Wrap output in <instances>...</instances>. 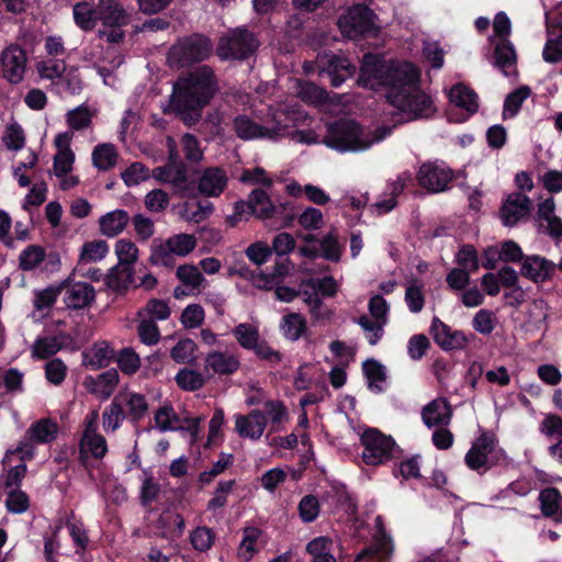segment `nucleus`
<instances>
[{
	"label": "nucleus",
	"mask_w": 562,
	"mask_h": 562,
	"mask_svg": "<svg viewBox=\"0 0 562 562\" xmlns=\"http://www.w3.org/2000/svg\"><path fill=\"white\" fill-rule=\"evenodd\" d=\"M360 442L363 447L362 461L367 465L376 467L397 458L395 440L376 428L366 429L360 436Z\"/></svg>",
	"instance_id": "6"
},
{
	"label": "nucleus",
	"mask_w": 562,
	"mask_h": 562,
	"mask_svg": "<svg viewBox=\"0 0 562 562\" xmlns=\"http://www.w3.org/2000/svg\"><path fill=\"white\" fill-rule=\"evenodd\" d=\"M456 262L460 268L476 272L480 268V260L475 247L471 244L462 245L456 255Z\"/></svg>",
	"instance_id": "52"
},
{
	"label": "nucleus",
	"mask_w": 562,
	"mask_h": 562,
	"mask_svg": "<svg viewBox=\"0 0 562 562\" xmlns=\"http://www.w3.org/2000/svg\"><path fill=\"white\" fill-rule=\"evenodd\" d=\"M71 281V277L63 280L58 284L49 285L46 289L37 292L35 294L34 305L37 310H44L52 307L58 295L65 290L66 286L69 285Z\"/></svg>",
	"instance_id": "45"
},
{
	"label": "nucleus",
	"mask_w": 562,
	"mask_h": 562,
	"mask_svg": "<svg viewBox=\"0 0 562 562\" xmlns=\"http://www.w3.org/2000/svg\"><path fill=\"white\" fill-rule=\"evenodd\" d=\"M27 53L19 44H10L0 56L3 78L10 83H20L26 70Z\"/></svg>",
	"instance_id": "13"
},
{
	"label": "nucleus",
	"mask_w": 562,
	"mask_h": 562,
	"mask_svg": "<svg viewBox=\"0 0 562 562\" xmlns=\"http://www.w3.org/2000/svg\"><path fill=\"white\" fill-rule=\"evenodd\" d=\"M557 265L553 261L540 255H528L521 263L520 274L533 283H542L551 280Z\"/></svg>",
	"instance_id": "16"
},
{
	"label": "nucleus",
	"mask_w": 562,
	"mask_h": 562,
	"mask_svg": "<svg viewBox=\"0 0 562 562\" xmlns=\"http://www.w3.org/2000/svg\"><path fill=\"white\" fill-rule=\"evenodd\" d=\"M258 47L259 41L252 32L246 27H236L220 40L217 56L222 60H245L252 56Z\"/></svg>",
	"instance_id": "8"
},
{
	"label": "nucleus",
	"mask_w": 562,
	"mask_h": 562,
	"mask_svg": "<svg viewBox=\"0 0 562 562\" xmlns=\"http://www.w3.org/2000/svg\"><path fill=\"white\" fill-rule=\"evenodd\" d=\"M288 203L274 205L266 190L254 189L248 200H238L234 203V213L226 217V223L231 227L237 226L243 220L247 221L250 216L259 220H270L273 217H282V226L291 227L295 220V214H288Z\"/></svg>",
	"instance_id": "4"
},
{
	"label": "nucleus",
	"mask_w": 562,
	"mask_h": 562,
	"mask_svg": "<svg viewBox=\"0 0 562 562\" xmlns=\"http://www.w3.org/2000/svg\"><path fill=\"white\" fill-rule=\"evenodd\" d=\"M83 363L91 370H98L108 367L114 359L115 352L108 342L101 341L92 346L91 349L83 351Z\"/></svg>",
	"instance_id": "30"
},
{
	"label": "nucleus",
	"mask_w": 562,
	"mask_h": 562,
	"mask_svg": "<svg viewBox=\"0 0 562 562\" xmlns=\"http://www.w3.org/2000/svg\"><path fill=\"white\" fill-rule=\"evenodd\" d=\"M46 257L45 249L40 245H29L19 256V268L23 271H32L37 268Z\"/></svg>",
	"instance_id": "46"
},
{
	"label": "nucleus",
	"mask_w": 562,
	"mask_h": 562,
	"mask_svg": "<svg viewBox=\"0 0 562 562\" xmlns=\"http://www.w3.org/2000/svg\"><path fill=\"white\" fill-rule=\"evenodd\" d=\"M450 100L468 111L475 112L477 110V94L463 83H457L451 88Z\"/></svg>",
	"instance_id": "43"
},
{
	"label": "nucleus",
	"mask_w": 562,
	"mask_h": 562,
	"mask_svg": "<svg viewBox=\"0 0 562 562\" xmlns=\"http://www.w3.org/2000/svg\"><path fill=\"white\" fill-rule=\"evenodd\" d=\"M405 302L412 313H419L424 308L425 297L423 294V284H420L418 280L414 279L406 288Z\"/></svg>",
	"instance_id": "56"
},
{
	"label": "nucleus",
	"mask_w": 562,
	"mask_h": 562,
	"mask_svg": "<svg viewBox=\"0 0 562 562\" xmlns=\"http://www.w3.org/2000/svg\"><path fill=\"white\" fill-rule=\"evenodd\" d=\"M157 527L162 529L165 537L179 538L183 533L186 520L179 513L165 510L157 519Z\"/></svg>",
	"instance_id": "35"
},
{
	"label": "nucleus",
	"mask_w": 562,
	"mask_h": 562,
	"mask_svg": "<svg viewBox=\"0 0 562 562\" xmlns=\"http://www.w3.org/2000/svg\"><path fill=\"white\" fill-rule=\"evenodd\" d=\"M212 52L211 41L201 34H192L179 40L168 53L169 64L177 68L192 66L205 60Z\"/></svg>",
	"instance_id": "5"
},
{
	"label": "nucleus",
	"mask_w": 562,
	"mask_h": 562,
	"mask_svg": "<svg viewBox=\"0 0 562 562\" xmlns=\"http://www.w3.org/2000/svg\"><path fill=\"white\" fill-rule=\"evenodd\" d=\"M321 256L331 262H338L341 258L342 248L339 244L338 236L334 232H329L321 241Z\"/></svg>",
	"instance_id": "54"
},
{
	"label": "nucleus",
	"mask_w": 562,
	"mask_h": 562,
	"mask_svg": "<svg viewBox=\"0 0 562 562\" xmlns=\"http://www.w3.org/2000/svg\"><path fill=\"white\" fill-rule=\"evenodd\" d=\"M233 126L238 138L249 140L266 135V127L252 121L244 114H238L233 121Z\"/></svg>",
	"instance_id": "36"
},
{
	"label": "nucleus",
	"mask_w": 562,
	"mask_h": 562,
	"mask_svg": "<svg viewBox=\"0 0 562 562\" xmlns=\"http://www.w3.org/2000/svg\"><path fill=\"white\" fill-rule=\"evenodd\" d=\"M109 252V245L105 240L95 239L87 241L81 247L80 260L83 262H95L103 259Z\"/></svg>",
	"instance_id": "50"
},
{
	"label": "nucleus",
	"mask_w": 562,
	"mask_h": 562,
	"mask_svg": "<svg viewBox=\"0 0 562 562\" xmlns=\"http://www.w3.org/2000/svg\"><path fill=\"white\" fill-rule=\"evenodd\" d=\"M139 340L147 346H153L160 340V330L154 319H142L137 326Z\"/></svg>",
	"instance_id": "58"
},
{
	"label": "nucleus",
	"mask_w": 562,
	"mask_h": 562,
	"mask_svg": "<svg viewBox=\"0 0 562 562\" xmlns=\"http://www.w3.org/2000/svg\"><path fill=\"white\" fill-rule=\"evenodd\" d=\"M119 381V372L112 368L100 373L97 378L87 376L85 385L90 393L99 396L101 400H108L113 394Z\"/></svg>",
	"instance_id": "24"
},
{
	"label": "nucleus",
	"mask_w": 562,
	"mask_h": 562,
	"mask_svg": "<svg viewBox=\"0 0 562 562\" xmlns=\"http://www.w3.org/2000/svg\"><path fill=\"white\" fill-rule=\"evenodd\" d=\"M177 385L188 392H194L203 387L205 379L199 371L183 368L175 376Z\"/></svg>",
	"instance_id": "47"
},
{
	"label": "nucleus",
	"mask_w": 562,
	"mask_h": 562,
	"mask_svg": "<svg viewBox=\"0 0 562 562\" xmlns=\"http://www.w3.org/2000/svg\"><path fill=\"white\" fill-rule=\"evenodd\" d=\"M5 507L9 513L23 514L30 507V498L22 490L14 488L8 493Z\"/></svg>",
	"instance_id": "59"
},
{
	"label": "nucleus",
	"mask_w": 562,
	"mask_h": 562,
	"mask_svg": "<svg viewBox=\"0 0 562 562\" xmlns=\"http://www.w3.org/2000/svg\"><path fill=\"white\" fill-rule=\"evenodd\" d=\"M539 431L549 439L559 438L548 448V453L562 465V417L557 414L546 415L539 425Z\"/></svg>",
	"instance_id": "22"
},
{
	"label": "nucleus",
	"mask_w": 562,
	"mask_h": 562,
	"mask_svg": "<svg viewBox=\"0 0 562 562\" xmlns=\"http://www.w3.org/2000/svg\"><path fill=\"white\" fill-rule=\"evenodd\" d=\"M496 317L493 311L482 308L480 310L472 319L473 328L482 334L490 335L495 328Z\"/></svg>",
	"instance_id": "61"
},
{
	"label": "nucleus",
	"mask_w": 562,
	"mask_h": 562,
	"mask_svg": "<svg viewBox=\"0 0 562 562\" xmlns=\"http://www.w3.org/2000/svg\"><path fill=\"white\" fill-rule=\"evenodd\" d=\"M196 344L190 339H180L170 351L171 359L177 363H190L194 361V351L196 350Z\"/></svg>",
	"instance_id": "53"
},
{
	"label": "nucleus",
	"mask_w": 562,
	"mask_h": 562,
	"mask_svg": "<svg viewBox=\"0 0 562 562\" xmlns=\"http://www.w3.org/2000/svg\"><path fill=\"white\" fill-rule=\"evenodd\" d=\"M119 402L120 397L114 396L111 404L102 413V425L106 432L117 430L126 419L125 411Z\"/></svg>",
	"instance_id": "41"
},
{
	"label": "nucleus",
	"mask_w": 562,
	"mask_h": 562,
	"mask_svg": "<svg viewBox=\"0 0 562 562\" xmlns=\"http://www.w3.org/2000/svg\"><path fill=\"white\" fill-rule=\"evenodd\" d=\"M177 278L186 285L198 289L204 281L203 274L194 265H182L176 271Z\"/></svg>",
	"instance_id": "62"
},
{
	"label": "nucleus",
	"mask_w": 562,
	"mask_h": 562,
	"mask_svg": "<svg viewBox=\"0 0 562 562\" xmlns=\"http://www.w3.org/2000/svg\"><path fill=\"white\" fill-rule=\"evenodd\" d=\"M116 362L120 370L127 375L135 374L140 367V358L132 348H123Z\"/></svg>",
	"instance_id": "57"
},
{
	"label": "nucleus",
	"mask_w": 562,
	"mask_h": 562,
	"mask_svg": "<svg viewBox=\"0 0 562 562\" xmlns=\"http://www.w3.org/2000/svg\"><path fill=\"white\" fill-rule=\"evenodd\" d=\"M228 177L221 167L205 168L199 178L200 193L205 196H218L227 187Z\"/></svg>",
	"instance_id": "21"
},
{
	"label": "nucleus",
	"mask_w": 562,
	"mask_h": 562,
	"mask_svg": "<svg viewBox=\"0 0 562 562\" xmlns=\"http://www.w3.org/2000/svg\"><path fill=\"white\" fill-rule=\"evenodd\" d=\"M374 12L366 4H355L338 19V27L345 37L356 40L374 30Z\"/></svg>",
	"instance_id": "10"
},
{
	"label": "nucleus",
	"mask_w": 562,
	"mask_h": 562,
	"mask_svg": "<svg viewBox=\"0 0 562 562\" xmlns=\"http://www.w3.org/2000/svg\"><path fill=\"white\" fill-rule=\"evenodd\" d=\"M108 452V445L105 438L100 434L88 435L86 434L80 442L79 461L87 468L89 453L94 459H102Z\"/></svg>",
	"instance_id": "28"
},
{
	"label": "nucleus",
	"mask_w": 562,
	"mask_h": 562,
	"mask_svg": "<svg viewBox=\"0 0 562 562\" xmlns=\"http://www.w3.org/2000/svg\"><path fill=\"white\" fill-rule=\"evenodd\" d=\"M93 113L86 104H80L66 114V122L74 131H82L91 125Z\"/></svg>",
	"instance_id": "49"
},
{
	"label": "nucleus",
	"mask_w": 562,
	"mask_h": 562,
	"mask_svg": "<svg viewBox=\"0 0 562 562\" xmlns=\"http://www.w3.org/2000/svg\"><path fill=\"white\" fill-rule=\"evenodd\" d=\"M213 211L210 202H201L199 200L186 201L180 206V215L188 222L200 223L205 220Z\"/></svg>",
	"instance_id": "39"
},
{
	"label": "nucleus",
	"mask_w": 562,
	"mask_h": 562,
	"mask_svg": "<svg viewBox=\"0 0 562 562\" xmlns=\"http://www.w3.org/2000/svg\"><path fill=\"white\" fill-rule=\"evenodd\" d=\"M267 426V416L259 409H252L248 415H235V430L243 438L259 439Z\"/></svg>",
	"instance_id": "17"
},
{
	"label": "nucleus",
	"mask_w": 562,
	"mask_h": 562,
	"mask_svg": "<svg viewBox=\"0 0 562 562\" xmlns=\"http://www.w3.org/2000/svg\"><path fill=\"white\" fill-rule=\"evenodd\" d=\"M196 247L194 235L180 233L168 237L164 243L151 247L149 262L153 266H162L172 269L176 266V256L186 257Z\"/></svg>",
	"instance_id": "7"
},
{
	"label": "nucleus",
	"mask_w": 562,
	"mask_h": 562,
	"mask_svg": "<svg viewBox=\"0 0 562 562\" xmlns=\"http://www.w3.org/2000/svg\"><path fill=\"white\" fill-rule=\"evenodd\" d=\"M98 21L106 27L121 29L128 24L130 16L116 0H100L97 5Z\"/></svg>",
	"instance_id": "19"
},
{
	"label": "nucleus",
	"mask_w": 562,
	"mask_h": 562,
	"mask_svg": "<svg viewBox=\"0 0 562 562\" xmlns=\"http://www.w3.org/2000/svg\"><path fill=\"white\" fill-rule=\"evenodd\" d=\"M120 397V404L125 411V417L133 424H138L148 412V403L145 395L135 392H120L115 395Z\"/></svg>",
	"instance_id": "23"
},
{
	"label": "nucleus",
	"mask_w": 562,
	"mask_h": 562,
	"mask_svg": "<svg viewBox=\"0 0 562 562\" xmlns=\"http://www.w3.org/2000/svg\"><path fill=\"white\" fill-rule=\"evenodd\" d=\"M68 339H70L69 335L63 331L54 336L37 337L33 345L32 356L36 359H48L61 350Z\"/></svg>",
	"instance_id": "27"
},
{
	"label": "nucleus",
	"mask_w": 562,
	"mask_h": 562,
	"mask_svg": "<svg viewBox=\"0 0 562 562\" xmlns=\"http://www.w3.org/2000/svg\"><path fill=\"white\" fill-rule=\"evenodd\" d=\"M192 548L198 552H207L214 544L216 532L213 528L206 526H198L189 536Z\"/></svg>",
	"instance_id": "44"
},
{
	"label": "nucleus",
	"mask_w": 562,
	"mask_h": 562,
	"mask_svg": "<svg viewBox=\"0 0 562 562\" xmlns=\"http://www.w3.org/2000/svg\"><path fill=\"white\" fill-rule=\"evenodd\" d=\"M218 91L217 78L209 65L181 76L172 87L169 109L187 126L195 125L202 117L203 109L209 105Z\"/></svg>",
	"instance_id": "2"
},
{
	"label": "nucleus",
	"mask_w": 562,
	"mask_h": 562,
	"mask_svg": "<svg viewBox=\"0 0 562 562\" xmlns=\"http://www.w3.org/2000/svg\"><path fill=\"white\" fill-rule=\"evenodd\" d=\"M429 331L434 341L445 351L463 350L475 337L473 334L468 336L462 330L452 329L438 316L432 317Z\"/></svg>",
	"instance_id": "12"
},
{
	"label": "nucleus",
	"mask_w": 562,
	"mask_h": 562,
	"mask_svg": "<svg viewBox=\"0 0 562 562\" xmlns=\"http://www.w3.org/2000/svg\"><path fill=\"white\" fill-rule=\"evenodd\" d=\"M134 281V270L132 267L120 265L110 269L105 277V284L117 294L125 293Z\"/></svg>",
	"instance_id": "33"
},
{
	"label": "nucleus",
	"mask_w": 562,
	"mask_h": 562,
	"mask_svg": "<svg viewBox=\"0 0 562 562\" xmlns=\"http://www.w3.org/2000/svg\"><path fill=\"white\" fill-rule=\"evenodd\" d=\"M303 522H313L319 516L321 505L316 496L308 494L302 497L297 506Z\"/></svg>",
	"instance_id": "55"
},
{
	"label": "nucleus",
	"mask_w": 562,
	"mask_h": 562,
	"mask_svg": "<svg viewBox=\"0 0 562 562\" xmlns=\"http://www.w3.org/2000/svg\"><path fill=\"white\" fill-rule=\"evenodd\" d=\"M57 423L49 418H42L33 423L26 431L27 439L35 443H48L56 439Z\"/></svg>",
	"instance_id": "32"
},
{
	"label": "nucleus",
	"mask_w": 562,
	"mask_h": 562,
	"mask_svg": "<svg viewBox=\"0 0 562 562\" xmlns=\"http://www.w3.org/2000/svg\"><path fill=\"white\" fill-rule=\"evenodd\" d=\"M280 328L286 339L295 341L306 331L307 326L301 314L289 313L282 317Z\"/></svg>",
	"instance_id": "40"
},
{
	"label": "nucleus",
	"mask_w": 562,
	"mask_h": 562,
	"mask_svg": "<svg viewBox=\"0 0 562 562\" xmlns=\"http://www.w3.org/2000/svg\"><path fill=\"white\" fill-rule=\"evenodd\" d=\"M538 501L541 514L551 518L555 524H562V494L557 487H546L540 491Z\"/></svg>",
	"instance_id": "25"
},
{
	"label": "nucleus",
	"mask_w": 562,
	"mask_h": 562,
	"mask_svg": "<svg viewBox=\"0 0 562 562\" xmlns=\"http://www.w3.org/2000/svg\"><path fill=\"white\" fill-rule=\"evenodd\" d=\"M76 25L85 32L92 31L98 21L97 7L88 1L78 2L72 9Z\"/></svg>",
	"instance_id": "37"
},
{
	"label": "nucleus",
	"mask_w": 562,
	"mask_h": 562,
	"mask_svg": "<svg viewBox=\"0 0 562 562\" xmlns=\"http://www.w3.org/2000/svg\"><path fill=\"white\" fill-rule=\"evenodd\" d=\"M316 63L321 76H327L335 88L340 87L356 72V66L344 55L323 53L317 56Z\"/></svg>",
	"instance_id": "11"
},
{
	"label": "nucleus",
	"mask_w": 562,
	"mask_h": 562,
	"mask_svg": "<svg viewBox=\"0 0 562 562\" xmlns=\"http://www.w3.org/2000/svg\"><path fill=\"white\" fill-rule=\"evenodd\" d=\"M391 134L390 127L376 130L374 135L352 119H339L330 123L324 143L340 153L360 151Z\"/></svg>",
	"instance_id": "3"
},
{
	"label": "nucleus",
	"mask_w": 562,
	"mask_h": 562,
	"mask_svg": "<svg viewBox=\"0 0 562 562\" xmlns=\"http://www.w3.org/2000/svg\"><path fill=\"white\" fill-rule=\"evenodd\" d=\"M205 367L206 369H211L215 374L231 375L239 369L240 362L233 355L222 351H212L209 352L205 358Z\"/></svg>",
	"instance_id": "29"
},
{
	"label": "nucleus",
	"mask_w": 562,
	"mask_h": 562,
	"mask_svg": "<svg viewBox=\"0 0 562 562\" xmlns=\"http://www.w3.org/2000/svg\"><path fill=\"white\" fill-rule=\"evenodd\" d=\"M359 80L364 86L385 87L389 103L407 114L409 120L428 119L436 112L431 97L420 88V70L411 61L386 60L366 53Z\"/></svg>",
	"instance_id": "1"
},
{
	"label": "nucleus",
	"mask_w": 562,
	"mask_h": 562,
	"mask_svg": "<svg viewBox=\"0 0 562 562\" xmlns=\"http://www.w3.org/2000/svg\"><path fill=\"white\" fill-rule=\"evenodd\" d=\"M119 160V153L112 143H102L92 150V164L100 171H109Z\"/></svg>",
	"instance_id": "34"
},
{
	"label": "nucleus",
	"mask_w": 562,
	"mask_h": 562,
	"mask_svg": "<svg viewBox=\"0 0 562 562\" xmlns=\"http://www.w3.org/2000/svg\"><path fill=\"white\" fill-rule=\"evenodd\" d=\"M492 64L506 77L512 74V68H516L517 54L509 38H503L495 44Z\"/></svg>",
	"instance_id": "26"
},
{
	"label": "nucleus",
	"mask_w": 562,
	"mask_h": 562,
	"mask_svg": "<svg viewBox=\"0 0 562 562\" xmlns=\"http://www.w3.org/2000/svg\"><path fill=\"white\" fill-rule=\"evenodd\" d=\"M362 371L367 379L368 387L375 393L383 392V387L379 383H383L386 380L385 367L371 358L362 363Z\"/></svg>",
	"instance_id": "38"
},
{
	"label": "nucleus",
	"mask_w": 562,
	"mask_h": 562,
	"mask_svg": "<svg viewBox=\"0 0 562 562\" xmlns=\"http://www.w3.org/2000/svg\"><path fill=\"white\" fill-rule=\"evenodd\" d=\"M453 179L452 170L436 162H425L419 167L417 181L429 192H443Z\"/></svg>",
	"instance_id": "14"
},
{
	"label": "nucleus",
	"mask_w": 562,
	"mask_h": 562,
	"mask_svg": "<svg viewBox=\"0 0 562 562\" xmlns=\"http://www.w3.org/2000/svg\"><path fill=\"white\" fill-rule=\"evenodd\" d=\"M65 304L71 310H83L90 306L95 300L94 288L87 282H74L71 279L68 286L65 288Z\"/></svg>",
	"instance_id": "20"
},
{
	"label": "nucleus",
	"mask_w": 562,
	"mask_h": 562,
	"mask_svg": "<svg viewBox=\"0 0 562 562\" xmlns=\"http://www.w3.org/2000/svg\"><path fill=\"white\" fill-rule=\"evenodd\" d=\"M531 89L528 86H520L513 92L506 95L503 105V117H515L521 109L525 100L530 95Z\"/></svg>",
	"instance_id": "42"
},
{
	"label": "nucleus",
	"mask_w": 562,
	"mask_h": 562,
	"mask_svg": "<svg viewBox=\"0 0 562 562\" xmlns=\"http://www.w3.org/2000/svg\"><path fill=\"white\" fill-rule=\"evenodd\" d=\"M149 178V169L142 162H133L122 173V179L127 187L138 184Z\"/></svg>",
	"instance_id": "64"
},
{
	"label": "nucleus",
	"mask_w": 562,
	"mask_h": 562,
	"mask_svg": "<svg viewBox=\"0 0 562 562\" xmlns=\"http://www.w3.org/2000/svg\"><path fill=\"white\" fill-rule=\"evenodd\" d=\"M232 333L238 344L246 350L255 349L260 339L258 329L248 323L238 324Z\"/></svg>",
	"instance_id": "48"
},
{
	"label": "nucleus",
	"mask_w": 562,
	"mask_h": 562,
	"mask_svg": "<svg viewBox=\"0 0 562 562\" xmlns=\"http://www.w3.org/2000/svg\"><path fill=\"white\" fill-rule=\"evenodd\" d=\"M501 261L506 263L524 262L528 255H525L521 247L514 240L508 239L501 244Z\"/></svg>",
	"instance_id": "63"
},
{
	"label": "nucleus",
	"mask_w": 562,
	"mask_h": 562,
	"mask_svg": "<svg viewBox=\"0 0 562 562\" xmlns=\"http://www.w3.org/2000/svg\"><path fill=\"white\" fill-rule=\"evenodd\" d=\"M128 220L130 216L125 210L108 212L99 218L100 232L106 237H115L125 229Z\"/></svg>",
	"instance_id": "31"
},
{
	"label": "nucleus",
	"mask_w": 562,
	"mask_h": 562,
	"mask_svg": "<svg viewBox=\"0 0 562 562\" xmlns=\"http://www.w3.org/2000/svg\"><path fill=\"white\" fill-rule=\"evenodd\" d=\"M375 531L370 544L366 546L356 557V562H387L394 552V542L386 531L382 516L374 519Z\"/></svg>",
	"instance_id": "9"
},
{
	"label": "nucleus",
	"mask_w": 562,
	"mask_h": 562,
	"mask_svg": "<svg viewBox=\"0 0 562 562\" xmlns=\"http://www.w3.org/2000/svg\"><path fill=\"white\" fill-rule=\"evenodd\" d=\"M493 445V434L483 431L473 442L465 453V465L480 475L487 472V454Z\"/></svg>",
	"instance_id": "15"
},
{
	"label": "nucleus",
	"mask_w": 562,
	"mask_h": 562,
	"mask_svg": "<svg viewBox=\"0 0 562 562\" xmlns=\"http://www.w3.org/2000/svg\"><path fill=\"white\" fill-rule=\"evenodd\" d=\"M115 252L119 258V265L132 267L137 260L138 249L136 245L128 239H120L115 245Z\"/></svg>",
	"instance_id": "60"
},
{
	"label": "nucleus",
	"mask_w": 562,
	"mask_h": 562,
	"mask_svg": "<svg viewBox=\"0 0 562 562\" xmlns=\"http://www.w3.org/2000/svg\"><path fill=\"white\" fill-rule=\"evenodd\" d=\"M422 419L428 428L448 426L452 419V407L445 397L432 400L423 407Z\"/></svg>",
	"instance_id": "18"
},
{
	"label": "nucleus",
	"mask_w": 562,
	"mask_h": 562,
	"mask_svg": "<svg viewBox=\"0 0 562 562\" xmlns=\"http://www.w3.org/2000/svg\"><path fill=\"white\" fill-rule=\"evenodd\" d=\"M420 456H413L409 459L402 460L400 463H395L392 470L394 477H402L403 480L420 479L419 468Z\"/></svg>",
	"instance_id": "51"
}]
</instances>
